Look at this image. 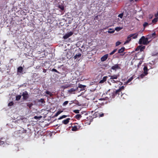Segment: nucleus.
I'll use <instances>...</instances> for the list:
<instances>
[{"label":"nucleus","mask_w":158,"mask_h":158,"mask_svg":"<svg viewBox=\"0 0 158 158\" xmlns=\"http://www.w3.org/2000/svg\"><path fill=\"white\" fill-rule=\"evenodd\" d=\"M149 43L148 41V38H145L144 36H142L141 38L139 40V44H143L145 45H147Z\"/></svg>","instance_id":"nucleus-1"},{"label":"nucleus","mask_w":158,"mask_h":158,"mask_svg":"<svg viewBox=\"0 0 158 158\" xmlns=\"http://www.w3.org/2000/svg\"><path fill=\"white\" fill-rule=\"evenodd\" d=\"M121 94V96L122 95V93L118 89L115 91H114L112 93H111L110 94V98H114L115 96L118 97Z\"/></svg>","instance_id":"nucleus-2"},{"label":"nucleus","mask_w":158,"mask_h":158,"mask_svg":"<svg viewBox=\"0 0 158 158\" xmlns=\"http://www.w3.org/2000/svg\"><path fill=\"white\" fill-rule=\"evenodd\" d=\"M27 131L24 129L23 128L20 127V129L17 131L16 132H17V134L19 135V136H20L21 135L26 133Z\"/></svg>","instance_id":"nucleus-3"},{"label":"nucleus","mask_w":158,"mask_h":158,"mask_svg":"<svg viewBox=\"0 0 158 158\" xmlns=\"http://www.w3.org/2000/svg\"><path fill=\"white\" fill-rule=\"evenodd\" d=\"M136 56L138 60L143 59L144 57L143 53L141 52H139L136 54Z\"/></svg>","instance_id":"nucleus-4"},{"label":"nucleus","mask_w":158,"mask_h":158,"mask_svg":"<svg viewBox=\"0 0 158 158\" xmlns=\"http://www.w3.org/2000/svg\"><path fill=\"white\" fill-rule=\"evenodd\" d=\"M22 95L23 97V99L24 100H27L29 97V95L27 91L23 92Z\"/></svg>","instance_id":"nucleus-5"},{"label":"nucleus","mask_w":158,"mask_h":158,"mask_svg":"<svg viewBox=\"0 0 158 158\" xmlns=\"http://www.w3.org/2000/svg\"><path fill=\"white\" fill-rule=\"evenodd\" d=\"M73 34V32L72 31H70L67 34H65L63 37V39H67L70 36H71Z\"/></svg>","instance_id":"nucleus-6"},{"label":"nucleus","mask_w":158,"mask_h":158,"mask_svg":"<svg viewBox=\"0 0 158 158\" xmlns=\"http://www.w3.org/2000/svg\"><path fill=\"white\" fill-rule=\"evenodd\" d=\"M108 57V54H106L103 56L101 58V60L102 61H104L106 60Z\"/></svg>","instance_id":"nucleus-7"},{"label":"nucleus","mask_w":158,"mask_h":158,"mask_svg":"<svg viewBox=\"0 0 158 158\" xmlns=\"http://www.w3.org/2000/svg\"><path fill=\"white\" fill-rule=\"evenodd\" d=\"M86 87L85 85H82L81 84H79L78 85V87L79 88L81 89L80 91L83 90L85 89V88Z\"/></svg>","instance_id":"nucleus-8"},{"label":"nucleus","mask_w":158,"mask_h":158,"mask_svg":"<svg viewBox=\"0 0 158 158\" xmlns=\"http://www.w3.org/2000/svg\"><path fill=\"white\" fill-rule=\"evenodd\" d=\"M111 69L113 70H115L116 69H120V67L118 66V64H116L112 66Z\"/></svg>","instance_id":"nucleus-9"},{"label":"nucleus","mask_w":158,"mask_h":158,"mask_svg":"<svg viewBox=\"0 0 158 158\" xmlns=\"http://www.w3.org/2000/svg\"><path fill=\"white\" fill-rule=\"evenodd\" d=\"M107 78V76H105V77H103V79H102L100 81L99 83H103L104 82H105V81H106Z\"/></svg>","instance_id":"nucleus-10"},{"label":"nucleus","mask_w":158,"mask_h":158,"mask_svg":"<svg viewBox=\"0 0 158 158\" xmlns=\"http://www.w3.org/2000/svg\"><path fill=\"white\" fill-rule=\"evenodd\" d=\"M69 118H67L66 119L62 121V123L64 124H67L69 122V121L70 120Z\"/></svg>","instance_id":"nucleus-11"},{"label":"nucleus","mask_w":158,"mask_h":158,"mask_svg":"<svg viewBox=\"0 0 158 158\" xmlns=\"http://www.w3.org/2000/svg\"><path fill=\"white\" fill-rule=\"evenodd\" d=\"M144 73L145 74V75H147L148 74V69L147 66H145L143 68Z\"/></svg>","instance_id":"nucleus-12"},{"label":"nucleus","mask_w":158,"mask_h":158,"mask_svg":"<svg viewBox=\"0 0 158 158\" xmlns=\"http://www.w3.org/2000/svg\"><path fill=\"white\" fill-rule=\"evenodd\" d=\"M125 48L124 47H122L120 49L118 50V53H123L124 51Z\"/></svg>","instance_id":"nucleus-13"},{"label":"nucleus","mask_w":158,"mask_h":158,"mask_svg":"<svg viewBox=\"0 0 158 158\" xmlns=\"http://www.w3.org/2000/svg\"><path fill=\"white\" fill-rule=\"evenodd\" d=\"M110 79H117L118 76L117 75H114L113 76H110Z\"/></svg>","instance_id":"nucleus-14"},{"label":"nucleus","mask_w":158,"mask_h":158,"mask_svg":"<svg viewBox=\"0 0 158 158\" xmlns=\"http://www.w3.org/2000/svg\"><path fill=\"white\" fill-rule=\"evenodd\" d=\"M79 127H76V126H74L72 127V130L73 131H76L79 130Z\"/></svg>","instance_id":"nucleus-15"},{"label":"nucleus","mask_w":158,"mask_h":158,"mask_svg":"<svg viewBox=\"0 0 158 158\" xmlns=\"http://www.w3.org/2000/svg\"><path fill=\"white\" fill-rule=\"evenodd\" d=\"M81 56V53H78V54H76L74 56L73 58L74 59L80 57Z\"/></svg>","instance_id":"nucleus-16"},{"label":"nucleus","mask_w":158,"mask_h":158,"mask_svg":"<svg viewBox=\"0 0 158 158\" xmlns=\"http://www.w3.org/2000/svg\"><path fill=\"white\" fill-rule=\"evenodd\" d=\"M23 68L22 66H20L17 69V72L21 73L22 72Z\"/></svg>","instance_id":"nucleus-17"},{"label":"nucleus","mask_w":158,"mask_h":158,"mask_svg":"<svg viewBox=\"0 0 158 158\" xmlns=\"http://www.w3.org/2000/svg\"><path fill=\"white\" fill-rule=\"evenodd\" d=\"M78 89V87H77L76 88V89H74L73 88H72L71 89H70L69 90V92L70 93H71L73 92H74L76 90H77Z\"/></svg>","instance_id":"nucleus-18"},{"label":"nucleus","mask_w":158,"mask_h":158,"mask_svg":"<svg viewBox=\"0 0 158 158\" xmlns=\"http://www.w3.org/2000/svg\"><path fill=\"white\" fill-rule=\"evenodd\" d=\"M149 36L150 37L152 38H155L156 37V33L155 32H154V33L150 34Z\"/></svg>","instance_id":"nucleus-19"},{"label":"nucleus","mask_w":158,"mask_h":158,"mask_svg":"<svg viewBox=\"0 0 158 158\" xmlns=\"http://www.w3.org/2000/svg\"><path fill=\"white\" fill-rule=\"evenodd\" d=\"M82 117L81 115L80 114H77L75 116V118L79 120Z\"/></svg>","instance_id":"nucleus-20"},{"label":"nucleus","mask_w":158,"mask_h":158,"mask_svg":"<svg viewBox=\"0 0 158 158\" xmlns=\"http://www.w3.org/2000/svg\"><path fill=\"white\" fill-rule=\"evenodd\" d=\"M146 75H145V74H144L143 73L141 74L140 76H139L137 78L139 79L143 78Z\"/></svg>","instance_id":"nucleus-21"},{"label":"nucleus","mask_w":158,"mask_h":158,"mask_svg":"<svg viewBox=\"0 0 158 158\" xmlns=\"http://www.w3.org/2000/svg\"><path fill=\"white\" fill-rule=\"evenodd\" d=\"M138 47L140 48V52H142L143 51L145 48V47L144 46L141 47V46H139L138 47Z\"/></svg>","instance_id":"nucleus-22"},{"label":"nucleus","mask_w":158,"mask_h":158,"mask_svg":"<svg viewBox=\"0 0 158 158\" xmlns=\"http://www.w3.org/2000/svg\"><path fill=\"white\" fill-rule=\"evenodd\" d=\"M33 105V104L32 103H27V106H28L29 108L30 109L32 107V106Z\"/></svg>","instance_id":"nucleus-23"},{"label":"nucleus","mask_w":158,"mask_h":158,"mask_svg":"<svg viewBox=\"0 0 158 158\" xmlns=\"http://www.w3.org/2000/svg\"><path fill=\"white\" fill-rule=\"evenodd\" d=\"M134 78L133 76H132L130 78H129L127 81L126 83H128L131 81Z\"/></svg>","instance_id":"nucleus-24"},{"label":"nucleus","mask_w":158,"mask_h":158,"mask_svg":"<svg viewBox=\"0 0 158 158\" xmlns=\"http://www.w3.org/2000/svg\"><path fill=\"white\" fill-rule=\"evenodd\" d=\"M21 97V95H18L16 97V101H19L20 100Z\"/></svg>","instance_id":"nucleus-25"},{"label":"nucleus","mask_w":158,"mask_h":158,"mask_svg":"<svg viewBox=\"0 0 158 158\" xmlns=\"http://www.w3.org/2000/svg\"><path fill=\"white\" fill-rule=\"evenodd\" d=\"M62 112V111H61L60 110H59L55 114L54 116L55 117H56L57 116H58L60 114L61 112Z\"/></svg>","instance_id":"nucleus-26"},{"label":"nucleus","mask_w":158,"mask_h":158,"mask_svg":"<svg viewBox=\"0 0 158 158\" xmlns=\"http://www.w3.org/2000/svg\"><path fill=\"white\" fill-rule=\"evenodd\" d=\"M148 25V23L147 22H144L143 24L144 29L145 27Z\"/></svg>","instance_id":"nucleus-27"},{"label":"nucleus","mask_w":158,"mask_h":158,"mask_svg":"<svg viewBox=\"0 0 158 158\" xmlns=\"http://www.w3.org/2000/svg\"><path fill=\"white\" fill-rule=\"evenodd\" d=\"M117 48H115V49H114L110 53V55H112L115 52H116L117 51Z\"/></svg>","instance_id":"nucleus-28"},{"label":"nucleus","mask_w":158,"mask_h":158,"mask_svg":"<svg viewBox=\"0 0 158 158\" xmlns=\"http://www.w3.org/2000/svg\"><path fill=\"white\" fill-rule=\"evenodd\" d=\"M67 116V115H63L62 116H60V118H58V119H59V120L61 119H63V118L66 117Z\"/></svg>","instance_id":"nucleus-29"},{"label":"nucleus","mask_w":158,"mask_h":158,"mask_svg":"<svg viewBox=\"0 0 158 158\" xmlns=\"http://www.w3.org/2000/svg\"><path fill=\"white\" fill-rule=\"evenodd\" d=\"M122 29V28L119 27H117L115 28V30L117 31H119Z\"/></svg>","instance_id":"nucleus-30"},{"label":"nucleus","mask_w":158,"mask_h":158,"mask_svg":"<svg viewBox=\"0 0 158 158\" xmlns=\"http://www.w3.org/2000/svg\"><path fill=\"white\" fill-rule=\"evenodd\" d=\"M121 92V91L123 90L124 89V87L123 86H121V87H119V89H118Z\"/></svg>","instance_id":"nucleus-31"},{"label":"nucleus","mask_w":158,"mask_h":158,"mask_svg":"<svg viewBox=\"0 0 158 158\" xmlns=\"http://www.w3.org/2000/svg\"><path fill=\"white\" fill-rule=\"evenodd\" d=\"M135 34L133 37H132L133 39H136L137 38L138 36V34L135 33V34Z\"/></svg>","instance_id":"nucleus-32"},{"label":"nucleus","mask_w":158,"mask_h":158,"mask_svg":"<svg viewBox=\"0 0 158 158\" xmlns=\"http://www.w3.org/2000/svg\"><path fill=\"white\" fill-rule=\"evenodd\" d=\"M52 72H55L56 73H57L58 74H60V73L56 69H53L52 70Z\"/></svg>","instance_id":"nucleus-33"},{"label":"nucleus","mask_w":158,"mask_h":158,"mask_svg":"<svg viewBox=\"0 0 158 158\" xmlns=\"http://www.w3.org/2000/svg\"><path fill=\"white\" fill-rule=\"evenodd\" d=\"M135 34H130L127 37V40H129L130 39H131V38L132 37H133V36Z\"/></svg>","instance_id":"nucleus-34"},{"label":"nucleus","mask_w":158,"mask_h":158,"mask_svg":"<svg viewBox=\"0 0 158 158\" xmlns=\"http://www.w3.org/2000/svg\"><path fill=\"white\" fill-rule=\"evenodd\" d=\"M158 21V19L157 18H155L152 20V22L153 23H156Z\"/></svg>","instance_id":"nucleus-35"},{"label":"nucleus","mask_w":158,"mask_h":158,"mask_svg":"<svg viewBox=\"0 0 158 158\" xmlns=\"http://www.w3.org/2000/svg\"><path fill=\"white\" fill-rule=\"evenodd\" d=\"M73 112L75 113L78 114L79 113V110H73Z\"/></svg>","instance_id":"nucleus-36"},{"label":"nucleus","mask_w":158,"mask_h":158,"mask_svg":"<svg viewBox=\"0 0 158 158\" xmlns=\"http://www.w3.org/2000/svg\"><path fill=\"white\" fill-rule=\"evenodd\" d=\"M131 39H130L129 40H127L125 41V42H124V44H125L127 43H128L130 41H131Z\"/></svg>","instance_id":"nucleus-37"},{"label":"nucleus","mask_w":158,"mask_h":158,"mask_svg":"<svg viewBox=\"0 0 158 158\" xmlns=\"http://www.w3.org/2000/svg\"><path fill=\"white\" fill-rule=\"evenodd\" d=\"M68 101H65L63 104V106H65L66 105H67L68 103Z\"/></svg>","instance_id":"nucleus-38"},{"label":"nucleus","mask_w":158,"mask_h":158,"mask_svg":"<svg viewBox=\"0 0 158 158\" xmlns=\"http://www.w3.org/2000/svg\"><path fill=\"white\" fill-rule=\"evenodd\" d=\"M121 44V42L120 41H117L116 43V46H118Z\"/></svg>","instance_id":"nucleus-39"},{"label":"nucleus","mask_w":158,"mask_h":158,"mask_svg":"<svg viewBox=\"0 0 158 158\" xmlns=\"http://www.w3.org/2000/svg\"><path fill=\"white\" fill-rule=\"evenodd\" d=\"M58 7L61 10H64V7L63 6L60 5H59Z\"/></svg>","instance_id":"nucleus-40"},{"label":"nucleus","mask_w":158,"mask_h":158,"mask_svg":"<svg viewBox=\"0 0 158 158\" xmlns=\"http://www.w3.org/2000/svg\"><path fill=\"white\" fill-rule=\"evenodd\" d=\"M14 104V103L13 102H10L8 104V106H12Z\"/></svg>","instance_id":"nucleus-41"},{"label":"nucleus","mask_w":158,"mask_h":158,"mask_svg":"<svg viewBox=\"0 0 158 158\" xmlns=\"http://www.w3.org/2000/svg\"><path fill=\"white\" fill-rule=\"evenodd\" d=\"M123 16V13L120 14L118 15V17L120 18H122Z\"/></svg>","instance_id":"nucleus-42"},{"label":"nucleus","mask_w":158,"mask_h":158,"mask_svg":"<svg viewBox=\"0 0 158 158\" xmlns=\"http://www.w3.org/2000/svg\"><path fill=\"white\" fill-rule=\"evenodd\" d=\"M39 102L41 103L45 102L43 98H41L39 100Z\"/></svg>","instance_id":"nucleus-43"},{"label":"nucleus","mask_w":158,"mask_h":158,"mask_svg":"<svg viewBox=\"0 0 158 158\" xmlns=\"http://www.w3.org/2000/svg\"><path fill=\"white\" fill-rule=\"evenodd\" d=\"M74 126H76V127H79V129H80L81 126L79 125L77 123H76L74 125Z\"/></svg>","instance_id":"nucleus-44"},{"label":"nucleus","mask_w":158,"mask_h":158,"mask_svg":"<svg viewBox=\"0 0 158 158\" xmlns=\"http://www.w3.org/2000/svg\"><path fill=\"white\" fill-rule=\"evenodd\" d=\"M111 81L113 83H117L118 81H115V80H114L113 79H111Z\"/></svg>","instance_id":"nucleus-45"},{"label":"nucleus","mask_w":158,"mask_h":158,"mask_svg":"<svg viewBox=\"0 0 158 158\" xmlns=\"http://www.w3.org/2000/svg\"><path fill=\"white\" fill-rule=\"evenodd\" d=\"M104 114L103 113H102V114H99V115H98V116L100 117H103L104 116Z\"/></svg>","instance_id":"nucleus-46"},{"label":"nucleus","mask_w":158,"mask_h":158,"mask_svg":"<svg viewBox=\"0 0 158 158\" xmlns=\"http://www.w3.org/2000/svg\"><path fill=\"white\" fill-rule=\"evenodd\" d=\"M46 93L47 94H50V96H51V94L50 93V92H49L48 91H46Z\"/></svg>","instance_id":"nucleus-47"},{"label":"nucleus","mask_w":158,"mask_h":158,"mask_svg":"<svg viewBox=\"0 0 158 158\" xmlns=\"http://www.w3.org/2000/svg\"><path fill=\"white\" fill-rule=\"evenodd\" d=\"M5 143V142L3 141H2L0 140V145H2L3 144H4Z\"/></svg>","instance_id":"nucleus-48"},{"label":"nucleus","mask_w":158,"mask_h":158,"mask_svg":"<svg viewBox=\"0 0 158 158\" xmlns=\"http://www.w3.org/2000/svg\"><path fill=\"white\" fill-rule=\"evenodd\" d=\"M114 30H113L112 31H108V32L109 33H114Z\"/></svg>","instance_id":"nucleus-49"},{"label":"nucleus","mask_w":158,"mask_h":158,"mask_svg":"<svg viewBox=\"0 0 158 158\" xmlns=\"http://www.w3.org/2000/svg\"><path fill=\"white\" fill-rule=\"evenodd\" d=\"M152 15H149V19H151L152 18Z\"/></svg>","instance_id":"nucleus-50"},{"label":"nucleus","mask_w":158,"mask_h":158,"mask_svg":"<svg viewBox=\"0 0 158 158\" xmlns=\"http://www.w3.org/2000/svg\"><path fill=\"white\" fill-rule=\"evenodd\" d=\"M98 15H97V16H96L94 17V19H95V20H97V19H98Z\"/></svg>","instance_id":"nucleus-51"},{"label":"nucleus","mask_w":158,"mask_h":158,"mask_svg":"<svg viewBox=\"0 0 158 158\" xmlns=\"http://www.w3.org/2000/svg\"><path fill=\"white\" fill-rule=\"evenodd\" d=\"M155 17H158V12H157V13L155 15Z\"/></svg>","instance_id":"nucleus-52"},{"label":"nucleus","mask_w":158,"mask_h":158,"mask_svg":"<svg viewBox=\"0 0 158 158\" xmlns=\"http://www.w3.org/2000/svg\"><path fill=\"white\" fill-rule=\"evenodd\" d=\"M43 72L44 73H46V70L45 69H43Z\"/></svg>","instance_id":"nucleus-53"},{"label":"nucleus","mask_w":158,"mask_h":158,"mask_svg":"<svg viewBox=\"0 0 158 158\" xmlns=\"http://www.w3.org/2000/svg\"><path fill=\"white\" fill-rule=\"evenodd\" d=\"M38 118V116H35L34 117V118H35V119L37 118Z\"/></svg>","instance_id":"nucleus-54"},{"label":"nucleus","mask_w":158,"mask_h":158,"mask_svg":"<svg viewBox=\"0 0 158 158\" xmlns=\"http://www.w3.org/2000/svg\"><path fill=\"white\" fill-rule=\"evenodd\" d=\"M124 55V54H123V55H122V54H120V56H123V55Z\"/></svg>","instance_id":"nucleus-55"},{"label":"nucleus","mask_w":158,"mask_h":158,"mask_svg":"<svg viewBox=\"0 0 158 158\" xmlns=\"http://www.w3.org/2000/svg\"><path fill=\"white\" fill-rule=\"evenodd\" d=\"M135 1L137 2L139 0H135Z\"/></svg>","instance_id":"nucleus-56"},{"label":"nucleus","mask_w":158,"mask_h":158,"mask_svg":"<svg viewBox=\"0 0 158 158\" xmlns=\"http://www.w3.org/2000/svg\"><path fill=\"white\" fill-rule=\"evenodd\" d=\"M133 0H130V1H133Z\"/></svg>","instance_id":"nucleus-57"},{"label":"nucleus","mask_w":158,"mask_h":158,"mask_svg":"<svg viewBox=\"0 0 158 158\" xmlns=\"http://www.w3.org/2000/svg\"><path fill=\"white\" fill-rule=\"evenodd\" d=\"M63 66V65H61V67H62V66Z\"/></svg>","instance_id":"nucleus-58"},{"label":"nucleus","mask_w":158,"mask_h":158,"mask_svg":"<svg viewBox=\"0 0 158 158\" xmlns=\"http://www.w3.org/2000/svg\"><path fill=\"white\" fill-rule=\"evenodd\" d=\"M60 68V67H58V68Z\"/></svg>","instance_id":"nucleus-59"}]
</instances>
